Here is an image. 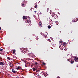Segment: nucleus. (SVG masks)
<instances>
[{
    "label": "nucleus",
    "instance_id": "24",
    "mask_svg": "<svg viewBox=\"0 0 78 78\" xmlns=\"http://www.w3.org/2000/svg\"><path fill=\"white\" fill-rule=\"evenodd\" d=\"M40 34L41 35H42V34H43L42 32Z\"/></svg>",
    "mask_w": 78,
    "mask_h": 78
},
{
    "label": "nucleus",
    "instance_id": "29",
    "mask_svg": "<svg viewBox=\"0 0 78 78\" xmlns=\"http://www.w3.org/2000/svg\"><path fill=\"white\" fill-rule=\"evenodd\" d=\"M76 19H77V20H78V18H76Z\"/></svg>",
    "mask_w": 78,
    "mask_h": 78
},
{
    "label": "nucleus",
    "instance_id": "20",
    "mask_svg": "<svg viewBox=\"0 0 78 78\" xmlns=\"http://www.w3.org/2000/svg\"><path fill=\"white\" fill-rule=\"evenodd\" d=\"M7 59H9V60H10V58H9V57H8L7 58Z\"/></svg>",
    "mask_w": 78,
    "mask_h": 78
},
{
    "label": "nucleus",
    "instance_id": "32",
    "mask_svg": "<svg viewBox=\"0 0 78 78\" xmlns=\"http://www.w3.org/2000/svg\"><path fill=\"white\" fill-rule=\"evenodd\" d=\"M1 30V27H0V30Z\"/></svg>",
    "mask_w": 78,
    "mask_h": 78
},
{
    "label": "nucleus",
    "instance_id": "35",
    "mask_svg": "<svg viewBox=\"0 0 78 78\" xmlns=\"http://www.w3.org/2000/svg\"><path fill=\"white\" fill-rule=\"evenodd\" d=\"M28 17V19H30V17Z\"/></svg>",
    "mask_w": 78,
    "mask_h": 78
},
{
    "label": "nucleus",
    "instance_id": "10",
    "mask_svg": "<svg viewBox=\"0 0 78 78\" xmlns=\"http://www.w3.org/2000/svg\"><path fill=\"white\" fill-rule=\"evenodd\" d=\"M63 44L64 47H66V45H67V44H66V43L65 42H64L63 43Z\"/></svg>",
    "mask_w": 78,
    "mask_h": 78
},
{
    "label": "nucleus",
    "instance_id": "5",
    "mask_svg": "<svg viewBox=\"0 0 78 78\" xmlns=\"http://www.w3.org/2000/svg\"><path fill=\"white\" fill-rule=\"evenodd\" d=\"M47 34H48L47 33H46L45 34H43V36H44V37H45V38H47Z\"/></svg>",
    "mask_w": 78,
    "mask_h": 78
},
{
    "label": "nucleus",
    "instance_id": "26",
    "mask_svg": "<svg viewBox=\"0 0 78 78\" xmlns=\"http://www.w3.org/2000/svg\"><path fill=\"white\" fill-rule=\"evenodd\" d=\"M39 70H36V72H39Z\"/></svg>",
    "mask_w": 78,
    "mask_h": 78
},
{
    "label": "nucleus",
    "instance_id": "14",
    "mask_svg": "<svg viewBox=\"0 0 78 78\" xmlns=\"http://www.w3.org/2000/svg\"><path fill=\"white\" fill-rule=\"evenodd\" d=\"M15 53H16V50H14L13 51V54H15Z\"/></svg>",
    "mask_w": 78,
    "mask_h": 78
},
{
    "label": "nucleus",
    "instance_id": "31",
    "mask_svg": "<svg viewBox=\"0 0 78 78\" xmlns=\"http://www.w3.org/2000/svg\"><path fill=\"white\" fill-rule=\"evenodd\" d=\"M36 11H35V13H36Z\"/></svg>",
    "mask_w": 78,
    "mask_h": 78
},
{
    "label": "nucleus",
    "instance_id": "9",
    "mask_svg": "<svg viewBox=\"0 0 78 78\" xmlns=\"http://www.w3.org/2000/svg\"><path fill=\"white\" fill-rule=\"evenodd\" d=\"M2 69H3V70H5V69H6V67L5 66H2Z\"/></svg>",
    "mask_w": 78,
    "mask_h": 78
},
{
    "label": "nucleus",
    "instance_id": "16",
    "mask_svg": "<svg viewBox=\"0 0 78 78\" xmlns=\"http://www.w3.org/2000/svg\"><path fill=\"white\" fill-rule=\"evenodd\" d=\"M48 27L49 29H50L51 28V26L50 25L48 26Z\"/></svg>",
    "mask_w": 78,
    "mask_h": 78
},
{
    "label": "nucleus",
    "instance_id": "37",
    "mask_svg": "<svg viewBox=\"0 0 78 78\" xmlns=\"http://www.w3.org/2000/svg\"><path fill=\"white\" fill-rule=\"evenodd\" d=\"M77 67L78 68V66H77Z\"/></svg>",
    "mask_w": 78,
    "mask_h": 78
},
{
    "label": "nucleus",
    "instance_id": "22",
    "mask_svg": "<svg viewBox=\"0 0 78 78\" xmlns=\"http://www.w3.org/2000/svg\"><path fill=\"white\" fill-rule=\"evenodd\" d=\"M35 8H36V9L37 8V5H35Z\"/></svg>",
    "mask_w": 78,
    "mask_h": 78
},
{
    "label": "nucleus",
    "instance_id": "12",
    "mask_svg": "<svg viewBox=\"0 0 78 78\" xmlns=\"http://www.w3.org/2000/svg\"><path fill=\"white\" fill-rule=\"evenodd\" d=\"M39 76V74H38V73H37L36 74V76H37V77Z\"/></svg>",
    "mask_w": 78,
    "mask_h": 78
},
{
    "label": "nucleus",
    "instance_id": "23",
    "mask_svg": "<svg viewBox=\"0 0 78 78\" xmlns=\"http://www.w3.org/2000/svg\"><path fill=\"white\" fill-rule=\"evenodd\" d=\"M3 50V49H0V51H2Z\"/></svg>",
    "mask_w": 78,
    "mask_h": 78
},
{
    "label": "nucleus",
    "instance_id": "1",
    "mask_svg": "<svg viewBox=\"0 0 78 78\" xmlns=\"http://www.w3.org/2000/svg\"><path fill=\"white\" fill-rule=\"evenodd\" d=\"M67 61H69V62L70 63H71V64H73V62H74L73 59H68Z\"/></svg>",
    "mask_w": 78,
    "mask_h": 78
},
{
    "label": "nucleus",
    "instance_id": "18",
    "mask_svg": "<svg viewBox=\"0 0 78 78\" xmlns=\"http://www.w3.org/2000/svg\"><path fill=\"white\" fill-rule=\"evenodd\" d=\"M20 69V67H19V66H18L17 68H16V69H17V70H19V69Z\"/></svg>",
    "mask_w": 78,
    "mask_h": 78
},
{
    "label": "nucleus",
    "instance_id": "25",
    "mask_svg": "<svg viewBox=\"0 0 78 78\" xmlns=\"http://www.w3.org/2000/svg\"><path fill=\"white\" fill-rule=\"evenodd\" d=\"M59 42H60V43H62V41H60Z\"/></svg>",
    "mask_w": 78,
    "mask_h": 78
},
{
    "label": "nucleus",
    "instance_id": "8",
    "mask_svg": "<svg viewBox=\"0 0 78 78\" xmlns=\"http://www.w3.org/2000/svg\"><path fill=\"white\" fill-rule=\"evenodd\" d=\"M23 19H27V18L25 16H23Z\"/></svg>",
    "mask_w": 78,
    "mask_h": 78
},
{
    "label": "nucleus",
    "instance_id": "13",
    "mask_svg": "<svg viewBox=\"0 0 78 78\" xmlns=\"http://www.w3.org/2000/svg\"><path fill=\"white\" fill-rule=\"evenodd\" d=\"M32 69L34 71H35V70H36V69H37V68H33Z\"/></svg>",
    "mask_w": 78,
    "mask_h": 78
},
{
    "label": "nucleus",
    "instance_id": "27",
    "mask_svg": "<svg viewBox=\"0 0 78 78\" xmlns=\"http://www.w3.org/2000/svg\"><path fill=\"white\" fill-rule=\"evenodd\" d=\"M11 63H10V64H9V66H10V67H11Z\"/></svg>",
    "mask_w": 78,
    "mask_h": 78
},
{
    "label": "nucleus",
    "instance_id": "6",
    "mask_svg": "<svg viewBox=\"0 0 78 78\" xmlns=\"http://www.w3.org/2000/svg\"><path fill=\"white\" fill-rule=\"evenodd\" d=\"M74 60L76 62H78V58L77 57H76L74 58Z\"/></svg>",
    "mask_w": 78,
    "mask_h": 78
},
{
    "label": "nucleus",
    "instance_id": "33",
    "mask_svg": "<svg viewBox=\"0 0 78 78\" xmlns=\"http://www.w3.org/2000/svg\"><path fill=\"white\" fill-rule=\"evenodd\" d=\"M21 78H24V77H22Z\"/></svg>",
    "mask_w": 78,
    "mask_h": 78
},
{
    "label": "nucleus",
    "instance_id": "21",
    "mask_svg": "<svg viewBox=\"0 0 78 78\" xmlns=\"http://www.w3.org/2000/svg\"><path fill=\"white\" fill-rule=\"evenodd\" d=\"M30 22V20H27V22H28V23H29V22Z\"/></svg>",
    "mask_w": 78,
    "mask_h": 78
},
{
    "label": "nucleus",
    "instance_id": "7",
    "mask_svg": "<svg viewBox=\"0 0 78 78\" xmlns=\"http://www.w3.org/2000/svg\"><path fill=\"white\" fill-rule=\"evenodd\" d=\"M39 25L40 27H42V23L41 22H39Z\"/></svg>",
    "mask_w": 78,
    "mask_h": 78
},
{
    "label": "nucleus",
    "instance_id": "17",
    "mask_svg": "<svg viewBox=\"0 0 78 78\" xmlns=\"http://www.w3.org/2000/svg\"><path fill=\"white\" fill-rule=\"evenodd\" d=\"M23 3V2L22 4H21V5L22 6H24V5H25Z\"/></svg>",
    "mask_w": 78,
    "mask_h": 78
},
{
    "label": "nucleus",
    "instance_id": "4",
    "mask_svg": "<svg viewBox=\"0 0 78 78\" xmlns=\"http://www.w3.org/2000/svg\"><path fill=\"white\" fill-rule=\"evenodd\" d=\"M0 66H4L5 65V62H0Z\"/></svg>",
    "mask_w": 78,
    "mask_h": 78
},
{
    "label": "nucleus",
    "instance_id": "30",
    "mask_svg": "<svg viewBox=\"0 0 78 78\" xmlns=\"http://www.w3.org/2000/svg\"><path fill=\"white\" fill-rule=\"evenodd\" d=\"M40 14H42V13L41 12H40Z\"/></svg>",
    "mask_w": 78,
    "mask_h": 78
},
{
    "label": "nucleus",
    "instance_id": "34",
    "mask_svg": "<svg viewBox=\"0 0 78 78\" xmlns=\"http://www.w3.org/2000/svg\"><path fill=\"white\" fill-rule=\"evenodd\" d=\"M16 78H19V77H16Z\"/></svg>",
    "mask_w": 78,
    "mask_h": 78
},
{
    "label": "nucleus",
    "instance_id": "19",
    "mask_svg": "<svg viewBox=\"0 0 78 78\" xmlns=\"http://www.w3.org/2000/svg\"><path fill=\"white\" fill-rule=\"evenodd\" d=\"M46 64L44 62H42V65H45Z\"/></svg>",
    "mask_w": 78,
    "mask_h": 78
},
{
    "label": "nucleus",
    "instance_id": "15",
    "mask_svg": "<svg viewBox=\"0 0 78 78\" xmlns=\"http://www.w3.org/2000/svg\"><path fill=\"white\" fill-rule=\"evenodd\" d=\"M34 64H35V65H37L39 64H38V63H37V62H35Z\"/></svg>",
    "mask_w": 78,
    "mask_h": 78
},
{
    "label": "nucleus",
    "instance_id": "36",
    "mask_svg": "<svg viewBox=\"0 0 78 78\" xmlns=\"http://www.w3.org/2000/svg\"><path fill=\"white\" fill-rule=\"evenodd\" d=\"M1 61H2V60H1Z\"/></svg>",
    "mask_w": 78,
    "mask_h": 78
},
{
    "label": "nucleus",
    "instance_id": "11",
    "mask_svg": "<svg viewBox=\"0 0 78 78\" xmlns=\"http://www.w3.org/2000/svg\"><path fill=\"white\" fill-rule=\"evenodd\" d=\"M12 72H13V73H16V71L14 70V69H12Z\"/></svg>",
    "mask_w": 78,
    "mask_h": 78
},
{
    "label": "nucleus",
    "instance_id": "28",
    "mask_svg": "<svg viewBox=\"0 0 78 78\" xmlns=\"http://www.w3.org/2000/svg\"><path fill=\"white\" fill-rule=\"evenodd\" d=\"M73 22H75V20H73Z\"/></svg>",
    "mask_w": 78,
    "mask_h": 78
},
{
    "label": "nucleus",
    "instance_id": "2",
    "mask_svg": "<svg viewBox=\"0 0 78 78\" xmlns=\"http://www.w3.org/2000/svg\"><path fill=\"white\" fill-rule=\"evenodd\" d=\"M50 13L51 14V16H52V17H54L55 16V14L54 12H50Z\"/></svg>",
    "mask_w": 78,
    "mask_h": 78
},
{
    "label": "nucleus",
    "instance_id": "3",
    "mask_svg": "<svg viewBox=\"0 0 78 78\" xmlns=\"http://www.w3.org/2000/svg\"><path fill=\"white\" fill-rule=\"evenodd\" d=\"M22 52L23 53H24V54H25L26 53H27V50L23 49V51H22Z\"/></svg>",
    "mask_w": 78,
    "mask_h": 78
}]
</instances>
